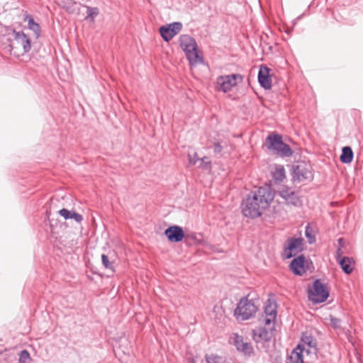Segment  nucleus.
I'll use <instances>...</instances> for the list:
<instances>
[{
  "mask_svg": "<svg viewBox=\"0 0 363 363\" xmlns=\"http://www.w3.org/2000/svg\"><path fill=\"white\" fill-rule=\"evenodd\" d=\"M274 197V192L269 186H261L251 192L242 202L243 216L250 218L259 217L269 208Z\"/></svg>",
  "mask_w": 363,
  "mask_h": 363,
  "instance_id": "f257e3e1",
  "label": "nucleus"
},
{
  "mask_svg": "<svg viewBox=\"0 0 363 363\" xmlns=\"http://www.w3.org/2000/svg\"><path fill=\"white\" fill-rule=\"evenodd\" d=\"M275 325L259 327L252 330V338L257 346L268 352L274 345L273 337Z\"/></svg>",
  "mask_w": 363,
  "mask_h": 363,
  "instance_id": "f03ea898",
  "label": "nucleus"
},
{
  "mask_svg": "<svg viewBox=\"0 0 363 363\" xmlns=\"http://www.w3.org/2000/svg\"><path fill=\"white\" fill-rule=\"evenodd\" d=\"M265 145L267 149L282 157H291L294 152L290 146L284 143L281 136L278 133L269 134L266 138Z\"/></svg>",
  "mask_w": 363,
  "mask_h": 363,
  "instance_id": "7ed1b4c3",
  "label": "nucleus"
},
{
  "mask_svg": "<svg viewBox=\"0 0 363 363\" xmlns=\"http://www.w3.org/2000/svg\"><path fill=\"white\" fill-rule=\"evenodd\" d=\"M179 41L191 65H195L199 60L202 61V57H200L198 53L196 41L193 37L189 35H181Z\"/></svg>",
  "mask_w": 363,
  "mask_h": 363,
  "instance_id": "20e7f679",
  "label": "nucleus"
},
{
  "mask_svg": "<svg viewBox=\"0 0 363 363\" xmlns=\"http://www.w3.org/2000/svg\"><path fill=\"white\" fill-rule=\"evenodd\" d=\"M258 311V306L252 299L247 296L242 297L234 311V315L238 320H247L255 316Z\"/></svg>",
  "mask_w": 363,
  "mask_h": 363,
  "instance_id": "39448f33",
  "label": "nucleus"
},
{
  "mask_svg": "<svg viewBox=\"0 0 363 363\" xmlns=\"http://www.w3.org/2000/svg\"><path fill=\"white\" fill-rule=\"evenodd\" d=\"M328 290L318 279L313 281V287L308 289V299L314 303H323L328 299Z\"/></svg>",
  "mask_w": 363,
  "mask_h": 363,
  "instance_id": "423d86ee",
  "label": "nucleus"
},
{
  "mask_svg": "<svg viewBox=\"0 0 363 363\" xmlns=\"http://www.w3.org/2000/svg\"><path fill=\"white\" fill-rule=\"evenodd\" d=\"M303 241L302 238H290L284 245L281 257L289 259L303 250Z\"/></svg>",
  "mask_w": 363,
  "mask_h": 363,
  "instance_id": "0eeeda50",
  "label": "nucleus"
},
{
  "mask_svg": "<svg viewBox=\"0 0 363 363\" xmlns=\"http://www.w3.org/2000/svg\"><path fill=\"white\" fill-rule=\"evenodd\" d=\"M303 349L305 354L309 357V361L317 359L318 345L316 339L307 333H303L301 342L298 345Z\"/></svg>",
  "mask_w": 363,
  "mask_h": 363,
  "instance_id": "6e6552de",
  "label": "nucleus"
},
{
  "mask_svg": "<svg viewBox=\"0 0 363 363\" xmlns=\"http://www.w3.org/2000/svg\"><path fill=\"white\" fill-rule=\"evenodd\" d=\"M242 80L243 76L240 74L219 76L216 79L218 89L226 93L238 83H241Z\"/></svg>",
  "mask_w": 363,
  "mask_h": 363,
  "instance_id": "1a4fd4ad",
  "label": "nucleus"
},
{
  "mask_svg": "<svg viewBox=\"0 0 363 363\" xmlns=\"http://www.w3.org/2000/svg\"><path fill=\"white\" fill-rule=\"evenodd\" d=\"M229 343L234 345L236 350L245 356L251 357L254 354L251 342L245 341L244 337L238 333H234L230 335Z\"/></svg>",
  "mask_w": 363,
  "mask_h": 363,
  "instance_id": "9d476101",
  "label": "nucleus"
},
{
  "mask_svg": "<svg viewBox=\"0 0 363 363\" xmlns=\"http://www.w3.org/2000/svg\"><path fill=\"white\" fill-rule=\"evenodd\" d=\"M312 177V173L310 167L304 162H298L292 166V180L293 182H301L310 179Z\"/></svg>",
  "mask_w": 363,
  "mask_h": 363,
  "instance_id": "9b49d317",
  "label": "nucleus"
},
{
  "mask_svg": "<svg viewBox=\"0 0 363 363\" xmlns=\"http://www.w3.org/2000/svg\"><path fill=\"white\" fill-rule=\"evenodd\" d=\"M182 23L180 22H174L167 26H162L159 28V32L162 39L165 42L171 40L182 29Z\"/></svg>",
  "mask_w": 363,
  "mask_h": 363,
  "instance_id": "f8f14e48",
  "label": "nucleus"
},
{
  "mask_svg": "<svg viewBox=\"0 0 363 363\" xmlns=\"http://www.w3.org/2000/svg\"><path fill=\"white\" fill-rule=\"evenodd\" d=\"M13 40L10 44L11 48L16 49L22 47L23 52H28L31 48L30 40L23 32L13 31Z\"/></svg>",
  "mask_w": 363,
  "mask_h": 363,
  "instance_id": "ddd939ff",
  "label": "nucleus"
},
{
  "mask_svg": "<svg viewBox=\"0 0 363 363\" xmlns=\"http://www.w3.org/2000/svg\"><path fill=\"white\" fill-rule=\"evenodd\" d=\"M279 196L284 199L287 204L295 206L301 205V199L296 191L288 186H284L279 191Z\"/></svg>",
  "mask_w": 363,
  "mask_h": 363,
  "instance_id": "4468645a",
  "label": "nucleus"
},
{
  "mask_svg": "<svg viewBox=\"0 0 363 363\" xmlns=\"http://www.w3.org/2000/svg\"><path fill=\"white\" fill-rule=\"evenodd\" d=\"M306 257L300 255L291 260L289 269L295 275L302 276L306 272Z\"/></svg>",
  "mask_w": 363,
  "mask_h": 363,
  "instance_id": "2eb2a0df",
  "label": "nucleus"
},
{
  "mask_svg": "<svg viewBox=\"0 0 363 363\" xmlns=\"http://www.w3.org/2000/svg\"><path fill=\"white\" fill-rule=\"evenodd\" d=\"M164 235L169 241L172 242H179L185 237V233L183 228L179 225H172L164 230Z\"/></svg>",
  "mask_w": 363,
  "mask_h": 363,
  "instance_id": "dca6fc26",
  "label": "nucleus"
},
{
  "mask_svg": "<svg viewBox=\"0 0 363 363\" xmlns=\"http://www.w3.org/2000/svg\"><path fill=\"white\" fill-rule=\"evenodd\" d=\"M264 317L259 318L265 326H269L274 324L275 325L277 318V306L276 304H267L264 307Z\"/></svg>",
  "mask_w": 363,
  "mask_h": 363,
  "instance_id": "f3484780",
  "label": "nucleus"
},
{
  "mask_svg": "<svg viewBox=\"0 0 363 363\" xmlns=\"http://www.w3.org/2000/svg\"><path fill=\"white\" fill-rule=\"evenodd\" d=\"M270 69L266 66H261L258 72V82L264 89L272 88V79L269 77Z\"/></svg>",
  "mask_w": 363,
  "mask_h": 363,
  "instance_id": "a211bd4d",
  "label": "nucleus"
},
{
  "mask_svg": "<svg viewBox=\"0 0 363 363\" xmlns=\"http://www.w3.org/2000/svg\"><path fill=\"white\" fill-rule=\"evenodd\" d=\"M271 175L274 184H279L286 178L285 169L281 164H275L271 170Z\"/></svg>",
  "mask_w": 363,
  "mask_h": 363,
  "instance_id": "6ab92c4d",
  "label": "nucleus"
},
{
  "mask_svg": "<svg viewBox=\"0 0 363 363\" xmlns=\"http://www.w3.org/2000/svg\"><path fill=\"white\" fill-rule=\"evenodd\" d=\"M305 353L300 345H297L287 357L286 363H304Z\"/></svg>",
  "mask_w": 363,
  "mask_h": 363,
  "instance_id": "aec40b11",
  "label": "nucleus"
},
{
  "mask_svg": "<svg viewBox=\"0 0 363 363\" xmlns=\"http://www.w3.org/2000/svg\"><path fill=\"white\" fill-rule=\"evenodd\" d=\"M339 264L340 265L342 271L346 274H350L352 272L354 269V260L352 257H343L342 259L337 261Z\"/></svg>",
  "mask_w": 363,
  "mask_h": 363,
  "instance_id": "412c9836",
  "label": "nucleus"
},
{
  "mask_svg": "<svg viewBox=\"0 0 363 363\" xmlns=\"http://www.w3.org/2000/svg\"><path fill=\"white\" fill-rule=\"evenodd\" d=\"M24 21L28 23V28L33 32L35 38L40 37L41 33L40 26L38 23L35 22L32 16L26 15L24 18Z\"/></svg>",
  "mask_w": 363,
  "mask_h": 363,
  "instance_id": "4be33fe9",
  "label": "nucleus"
},
{
  "mask_svg": "<svg viewBox=\"0 0 363 363\" xmlns=\"http://www.w3.org/2000/svg\"><path fill=\"white\" fill-rule=\"evenodd\" d=\"M354 154L352 148L350 146L343 147L342 149V154L340 155V161L344 164H349L353 160Z\"/></svg>",
  "mask_w": 363,
  "mask_h": 363,
  "instance_id": "5701e85b",
  "label": "nucleus"
},
{
  "mask_svg": "<svg viewBox=\"0 0 363 363\" xmlns=\"http://www.w3.org/2000/svg\"><path fill=\"white\" fill-rule=\"evenodd\" d=\"M57 4L69 12H73V6L76 4L74 0H56Z\"/></svg>",
  "mask_w": 363,
  "mask_h": 363,
  "instance_id": "b1692460",
  "label": "nucleus"
},
{
  "mask_svg": "<svg viewBox=\"0 0 363 363\" xmlns=\"http://www.w3.org/2000/svg\"><path fill=\"white\" fill-rule=\"evenodd\" d=\"M18 357V363H31L32 359L26 350L21 351Z\"/></svg>",
  "mask_w": 363,
  "mask_h": 363,
  "instance_id": "393cba45",
  "label": "nucleus"
},
{
  "mask_svg": "<svg viewBox=\"0 0 363 363\" xmlns=\"http://www.w3.org/2000/svg\"><path fill=\"white\" fill-rule=\"evenodd\" d=\"M201 161V164L199 165V167L205 169V170H211V162L208 160L206 157H203V158H201L199 160Z\"/></svg>",
  "mask_w": 363,
  "mask_h": 363,
  "instance_id": "a878e982",
  "label": "nucleus"
},
{
  "mask_svg": "<svg viewBox=\"0 0 363 363\" xmlns=\"http://www.w3.org/2000/svg\"><path fill=\"white\" fill-rule=\"evenodd\" d=\"M305 235H306V237L308 239V242L310 244L315 242V236L312 235V229L310 227L309 224H308L306 227Z\"/></svg>",
  "mask_w": 363,
  "mask_h": 363,
  "instance_id": "bb28decb",
  "label": "nucleus"
},
{
  "mask_svg": "<svg viewBox=\"0 0 363 363\" xmlns=\"http://www.w3.org/2000/svg\"><path fill=\"white\" fill-rule=\"evenodd\" d=\"M101 260H102V263H103L104 266L106 269H111L112 271H113V263L109 261L108 257L107 255H101Z\"/></svg>",
  "mask_w": 363,
  "mask_h": 363,
  "instance_id": "cd10ccee",
  "label": "nucleus"
},
{
  "mask_svg": "<svg viewBox=\"0 0 363 363\" xmlns=\"http://www.w3.org/2000/svg\"><path fill=\"white\" fill-rule=\"evenodd\" d=\"M206 363H222L221 358L218 356H206Z\"/></svg>",
  "mask_w": 363,
  "mask_h": 363,
  "instance_id": "c85d7f7f",
  "label": "nucleus"
},
{
  "mask_svg": "<svg viewBox=\"0 0 363 363\" xmlns=\"http://www.w3.org/2000/svg\"><path fill=\"white\" fill-rule=\"evenodd\" d=\"M73 211H70L66 208H62L59 211V214L62 216L65 220L69 219L72 216Z\"/></svg>",
  "mask_w": 363,
  "mask_h": 363,
  "instance_id": "c756f323",
  "label": "nucleus"
},
{
  "mask_svg": "<svg viewBox=\"0 0 363 363\" xmlns=\"http://www.w3.org/2000/svg\"><path fill=\"white\" fill-rule=\"evenodd\" d=\"M188 158L189 163L192 165H195L196 162L200 160V158L198 157L196 152H194L193 155L189 154Z\"/></svg>",
  "mask_w": 363,
  "mask_h": 363,
  "instance_id": "7c9ffc66",
  "label": "nucleus"
},
{
  "mask_svg": "<svg viewBox=\"0 0 363 363\" xmlns=\"http://www.w3.org/2000/svg\"><path fill=\"white\" fill-rule=\"evenodd\" d=\"M330 323L333 328H337L340 327V320L337 318L331 317Z\"/></svg>",
  "mask_w": 363,
  "mask_h": 363,
  "instance_id": "2f4dec72",
  "label": "nucleus"
},
{
  "mask_svg": "<svg viewBox=\"0 0 363 363\" xmlns=\"http://www.w3.org/2000/svg\"><path fill=\"white\" fill-rule=\"evenodd\" d=\"M70 219H74L76 222L80 223L82 220V215L73 211Z\"/></svg>",
  "mask_w": 363,
  "mask_h": 363,
  "instance_id": "473e14b6",
  "label": "nucleus"
},
{
  "mask_svg": "<svg viewBox=\"0 0 363 363\" xmlns=\"http://www.w3.org/2000/svg\"><path fill=\"white\" fill-rule=\"evenodd\" d=\"M223 150V147L220 144V143H216L213 145V152L214 153L220 154Z\"/></svg>",
  "mask_w": 363,
  "mask_h": 363,
  "instance_id": "72a5a7b5",
  "label": "nucleus"
},
{
  "mask_svg": "<svg viewBox=\"0 0 363 363\" xmlns=\"http://www.w3.org/2000/svg\"><path fill=\"white\" fill-rule=\"evenodd\" d=\"M186 239H191L192 240H195L196 242L199 241V240L197 238V234L195 233H191L185 234Z\"/></svg>",
  "mask_w": 363,
  "mask_h": 363,
  "instance_id": "f704fd0d",
  "label": "nucleus"
},
{
  "mask_svg": "<svg viewBox=\"0 0 363 363\" xmlns=\"http://www.w3.org/2000/svg\"><path fill=\"white\" fill-rule=\"evenodd\" d=\"M344 252H342V249L340 247H337L336 252H335V258H336V260L338 261L340 260V259H342L343 257H342V254Z\"/></svg>",
  "mask_w": 363,
  "mask_h": 363,
  "instance_id": "c9c22d12",
  "label": "nucleus"
},
{
  "mask_svg": "<svg viewBox=\"0 0 363 363\" xmlns=\"http://www.w3.org/2000/svg\"><path fill=\"white\" fill-rule=\"evenodd\" d=\"M338 242V247H340L341 249L345 246V241L342 238H340L337 240Z\"/></svg>",
  "mask_w": 363,
  "mask_h": 363,
  "instance_id": "e433bc0d",
  "label": "nucleus"
},
{
  "mask_svg": "<svg viewBox=\"0 0 363 363\" xmlns=\"http://www.w3.org/2000/svg\"><path fill=\"white\" fill-rule=\"evenodd\" d=\"M99 9L96 7H92V19L99 14Z\"/></svg>",
  "mask_w": 363,
  "mask_h": 363,
  "instance_id": "4c0bfd02",
  "label": "nucleus"
},
{
  "mask_svg": "<svg viewBox=\"0 0 363 363\" xmlns=\"http://www.w3.org/2000/svg\"><path fill=\"white\" fill-rule=\"evenodd\" d=\"M50 225L51 232H52V233H56V232H55V227H54V225H53V223H52V220H50Z\"/></svg>",
  "mask_w": 363,
  "mask_h": 363,
  "instance_id": "58836bf2",
  "label": "nucleus"
},
{
  "mask_svg": "<svg viewBox=\"0 0 363 363\" xmlns=\"http://www.w3.org/2000/svg\"><path fill=\"white\" fill-rule=\"evenodd\" d=\"M90 16H91V10L89 9V8H88L86 18H89Z\"/></svg>",
  "mask_w": 363,
  "mask_h": 363,
  "instance_id": "ea45409f",
  "label": "nucleus"
}]
</instances>
